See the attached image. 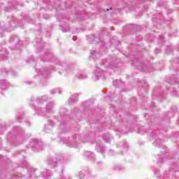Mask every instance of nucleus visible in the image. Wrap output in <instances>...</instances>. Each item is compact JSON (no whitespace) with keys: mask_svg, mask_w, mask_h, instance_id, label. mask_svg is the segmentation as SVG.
Returning <instances> with one entry per match:
<instances>
[{"mask_svg":"<svg viewBox=\"0 0 179 179\" xmlns=\"http://www.w3.org/2000/svg\"><path fill=\"white\" fill-rule=\"evenodd\" d=\"M48 100V96H42L39 98L32 96L29 104L38 115L50 118L54 113V103L52 101L47 102Z\"/></svg>","mask_w":179,"mask_h":179,"instance_id":"nucleus-1","label":"nucleus"},{"mask_svg":"<svg viewBox=\"0 0 179 179\" xmlns=\"http://www.w3.org/2000/svg\"><path fill=\"white\" fill-rule=\"evenodd\" d=\"M118 60L116 57H112L110 59H105L102 61V65L105 66V68H111V69H115Z\"/></svg>","mask_w":179,"mask_h":179,"instance_id":"nucleus-2","label":"nucleus"},{"mask_svg":"<svg viewBox=\"0 0 179 179\" xmlns=\"http://www.w3.org/2000/svg\"><path fill=\"white\" fill-rule=\"evenodd\" d=\"M38 75L43 76V78L41 80V82L42 83V86H46L47 85V76L48 75H50V69L47 68H41L38 71Z\"/></svg>","mask_w":179,"mask_h":179,"instance_id":"nucleus-3","label":"nucleus"},{"mask_svg":"<svg viewBox=\"0 0 179 179\" xmlns=\"http://www.w3.org/2000/svg\"><path fill=\"white\" fill-rule=\"evenodd\" d=\"M95 78L94 80H97L99 78H101V76H104V72L101 70V69L97 67L94 72Z\"/></svg>","mask_w":179,"mask_h":179,"instance_id":"nucleus-4","label":"nucleus"},{"mask_svg":"<svg viewBox=\"0 0 179 179\" xmlns=\"http://www.w3.org/2000/svg\"><path fill=\"white\" fill-rule=\"evenodd\" d=\"M59 66L58 68L60 71H65L66 72H69L71 71V67L68 66V64L64 63L62 65L59 64V62H58Z\"/></svg>","mask_w":179,"mask_h":179,"instance_id":"nucleus-5","label":"nucleus"},{"mask_svg":"<svg viewBox=\"0 0 179 179\" xmlns=\"http://www.w3.org/2000/svg\"><path fill=\"white\" fill-rule=\"evenodd\" d=\"M57 163L58 160L57 159V158H50L48 160V164H50L51 167H55Z\"/></svg>","mask_w":179,"mask_h":179,"instance_id":"nucleus-6","label":"nucleus"},{"mask_svg":"<svg viewBox=\"0 0 179 179\" xmlns=\"http://www.w3.org/2000/svg\"><path fill=\"white\" fill-rule=\"evenodd\" d=\"M78 94H74L71 96V97L69 100V104H73V103H76L78 101Z\"/></svg>","mask_w":179,"mask_h":179,"instance_id":"nucleus-7","label":"nucleus"},{"mask_svg":"<svg viewBox=\"0 0 179 179\" xmlns=\"http://www.w3.org/2000/svg\"><path fill=\"white\" fill-rule=\"evenodd\" d=\"M8 85H9V83H8L6 81L0 80V93L2 92V90H5V89L8 87Z\"/></svg>","mask_w":179,"mask_h":179,"instance_id":"nucleus-8","label":"nucleus"},{"mask_svg":"<svg viewBox=\"0 0 179 179\" xmlns=\"http://www.w3.org/2000/svg\"><path fill=\"white\" fill-rule=\"evenodd\" d=\"M84 156L87 157V159H89L90 160L94 159V154L90 151H85L84 152Z\"/></svg>","mask_w":179,"mask_h":179,"instance_id":"nucleus-9","label":"nucleus"},{"mask_svg":"<svg viewBox=\"0 0 179 179\" xmlns=\"http://www.w3.org/2000/svg\"><path fill=\"white\" fill-rule=\"evenodd\" d=\"M96 148L97 152H100L101 153H104L106 152V150L104 149V147L103 146L101 143H97Z\"/></svg>","mask_w":179,"mask_h":179,"instance_id":"nucleus-10","label":"nucleus"},{"mask_svg":"<svg viewBox=\"0 0 179 179\" xmlns=\"http://www.w3.org/2000/svg\"><path fill=\"white\" fill-rule=\"evenodd\" d=\"M100 57V53L96 51V50H93L90 52V57L91 58H99Z\"/></svg>","mask_w":179,"mask_h":179,"instance_id":"nucleus-11","label":"nucleus"},{"mask_svg":"<svg viewBox=\"0 0 179 179\" xmlns=\"http://www.w3.org/2000/svg\"><path fill=\"white\" fill-rule=\"evenodd\" d=\"M77 78L78 79H87V75H86V73H85V72L83 71H80V73H78L77 74Z\"/></svg>","mask_w":179,"mask_h":179,"instance_id":"nucleus-12","label":"nucleus"},{"mask_svg":"<svg viewBox=\"0 0 179 179\" xmlns=\"http://www.w3.org/2000/svg\"><path fill=\"white\" fill-rule=\"evenodd\" d=\"M84 174H85V176H89V174H90L89 169H86L85 170H82L79 174L80 178H83Z\"/></svg>","mask_w":179,"mask_h":179,"instance_id":"nucleus-13","label":"nucleus"},{"mask_svg":"<svg viewBox=\"0 0 179 179\" xmlns=\"http://www.w3.org/2000/svg\"><path fill=\"white\" fill-rule=\"evenodd\" d=\"M79 138H80V136H79V135H76V137H74L73 144V148L79 147L80 143L78 141V140H79Z\"/></svg>","mask_w":179,"mask_h":179,"instance_id":"nucleus-14","label":"nucleus"},{"mask_svg":"<svg viewBox=\"0 0 179 179\" xmlns=\"http://www.w3.org/2000/svg\"><path fill=\"white\" fill-rule=\"evenodd\" d=\"M16 117H17V121H22V119L23 118V111L21 110L20 112H17L16 113Z\"/></svg>","mask_w":179,"mask_h":179,"instance_id":"nucleus-15","label":"nucleus"},{"mask_svg":"<svg viewBox=\"0 0 179 179\" xmlns=\"http://www.w3.org/2000/svg\"><path fill=\"white\" fill-rule=\"evenodd\" d=\"M60 129L62 131V132H66V124L65 122H61Z\"/></svg>","mask_w":179,"mask_h":179,"instance_id":"nucleus-16","label":"nucleus"},{"mask_svg":"<svg viewBox=\"0 0 179 179\" xmlns=\"http://www.w3.org/2000/svg\"><path fill=\"white\" fill-rule=\"evenodd\" d=\"M52 94H55L56 93H58V94H61L62 91L59 88H55L51 90Z\"/></svg>","mask_w":179,"mask_h":179,"instance_id":"nucleus-17","label":"nucleus"},{"mask_svg":"<svg viewBox=\"0 0 179 179\" xmlns=\"http://www.w3.org/2000/svg\"><path fill=\"white\" fill-rule=\"evenodd\" d=\"M113 169L116 171H121V170L124 169V167L121 165H116L113 167Z\"/></svg>","mask_w":179,"mask_h":179,"instance_id":"nucleus-18","label":"nucleus"},{"mask_svg":"<svg viewBox=\"0 0 179 179\" xmlns=\"http://www.w3.org/2000/svg\"><path fill=\"white\" fill-rule=\"evenodd\" d=\"M42 176L43 177H44L45 178H47V177H51V172H50L48 170L46 171V172H43L42 173Z\"/></svg>","mask_w":179,"mask_h":179,"instance_id":"nucleus-19","label":"nucleus"},{"mask_svg":"<svg viewBox=\"0 0 179 179\" xmlns=\"http://www.w3.org/2000/svg\"><path fill=\"white\" fill-rule=\"evenodd\" d=\"M163 157H164V155H162L161 157H159L157 163H163Z\"/></svg>","mask_w":179,"mask_h":179,"instance_id":"nucleus-20","label":"nucleus"},{"mask_svg":"<svg viewBox=\"0 0 179 179\" xmlns=\"http://www.w3.org/2000/svg\"><path fill=\"white\" fill-rule=\"evenodd\" d=\"M128 145L127 144V143H124V145H120L119 148H122V149H125V148H127Z\"/></svg>","mask_w":179,"mask_h":179,"instance_id":"nucleus-21","label":"nucleus"},{"mask_svg":"<svg viewBox=\"0 0 179 179\" xmlns=\"http://www.w3.org/2000/svg\"><path fill=\"white\" fill-rule=\"evenodd\" d=\"M108 155H109V156H114V151L113 150H109Z\"/></svg>","mask_w":179,"mask_h":179,"instance_id":"nucleus-22","label":"nucleus"},{"mask_svg":"<svg viewBox=\"0 0 179 179\" xmlns=\"http://www.w3.org/2000/svg\"><path fill=\"white\" fill-rule=\"evenodd\" d=\"M62 31H63V33H66L67 31H69V29L64 27L63 29H62Z\"/></svg>","mask_w":179,"mask_h":179,"instance_id":"nucleus-23","label":"nucleus"},{"mask_svg":"<svg viewBox=\"0 0 179 179\" xmlns=\"http://www.w3.org/2000/svg\"><path fill=\"white\" fill-rule=\"evenodd\" d=\"M49 125H50V127H54V125H55V123L51 120H49Z\"/></svg>","mask_w":179,"mask_h":179,"instance_id":"nucleus-24","label":"nucleus"},{"mask_svg":"<svg viewBox=\"0 0 179 179\" xmlns=\"http://www.w3.org/2000/svg\"><path fill=\"white\" fill-rule=\"evenodd\" d=\"M156 134V131H152V135H151V136L152 137V138H155V135H153V134Z\"/></svg>","mask_w":179,"mask_h":179,"instance_id":"nucleus-25","label":"nucleus"},{"mask_svg":"<svg viewBox=\"0 0 179 179\" xmlns=\"http://www.w3.org/2000/svg\"><path fill=\"white\" fill-rule=\"evenodd\" d=\"M73 40L75 41V40H76V37H73Z\"/></svg>","mask_w":179,"mask_h":179,"instance_id":"nucleus-26","label":"nucleus"},{"mask_svg":"<svg viewBox=\"0 0 179 179\" xmlns=\"http://www.w3.org/2000/svg\"><path fill=\"white\" fill-rule=\"evenodd\" d=\"M62 179H69L68 178H64V177H62Z\"/></svg>","mask_w":179,"mask_h":179,"instance_id":"nucleus-27","label":"nucleus"},{"mask_svg":"<svg viewBox=\"0 0 179 179\" xmlns=\"http://www.w3.org/2000/svg\"><path fill=\"white\" fill-rule=\"evenodd\" d=\"M35 146H38V144L37 143H36Z\"/></svg>","mask_w":179,"mask_h":179,"instance_id":"nucleus-28","label":"nucleus"},{"mask_svg":"<svg viewBox=\"0 0 179 179\" xmlns=\"http://www.w3.org/2000/svg\"><path fill=\"white\" fill-rule=\"evenodd\" d=\"M158 51H159V50H158L157 49L155 50V52H158Z\"/></svg>","mask_w":179,"mask_h":179,"instance_id":"nucleus-29","label":"nucleus"},{"mask_svg":"<svg viewBox=\"0 0 179 179\" xmlns=\"http://www.w3.org/2000/svg\"><path fill=\"white\" fill-rule=\"evenodd\" d=\"M59 113H60L61 115H62V111H60Z\"/></svg>","mask_w":179,"mask_h":179,"instance_id":"nucleus-30","label":"nucleus"},{"mask_svg":"<svg viewBox=\"0 0 179 179\" xmlns=\"http://www.w3.org/2000/svg\"><path fill=\"white\" fill-rule=\"evenodd\" d=\"M146 115H148V114L145 113V114L144 115V117H146Z\"/></svg>","mask_w":179,"mask_h":179,"instance_id":"nucleus-31","label":"nucleus"},{"mask_svg":"<svg viewBox=\"0 0 179 179\" xmlns=\"http://www.w3.org/2000/svg\"><path fill=\"white\" fill-rule=\"evenodd\" d=\"M34 175L31 174V177H33Z\"/></svg>","mask_w":179,"mask_h":179,"instance_id":"nucleus-32","label":"nucleus"},{"mask_svg":"<svg viewBox=\"0 0 179 179\" xmlns=\"http://www.w3.org/2000/svg\"><path fill=\"white\" fill-rule=\"evenodd\" d=\"M107 10H110V9L107 8Z\"/></svg>","mask_w":179,"mask_h":179,"instance_id":"nucleus-33","label":"nucleus"},{"mask_svg":"<svg viewBox=\"0 0 179 179\" xmlns=\"http://www.w3.org/2000/svg\"><path fill=\"white\" fill-rule=\"evenodd\" d=\"M109 9H113L112 8H110Z\"/></svg>","mask_w":179,"mask_h":179,"instance_id":"nucleus-34","label":"nucleus"},{"mask_svg":"<svg viewBox=\"0 0 179 179\" xmlns=\"http://www.w3.org/2000/svg\"><path fill=\"white\" fill-rule=\"evenodd\" d=\"M32 146H34V145H32Z\"/></svg>","mask_w":179,"mask_h":179,"instance_id":"nucleus-35","label":"nucleus"}]
</instances>
